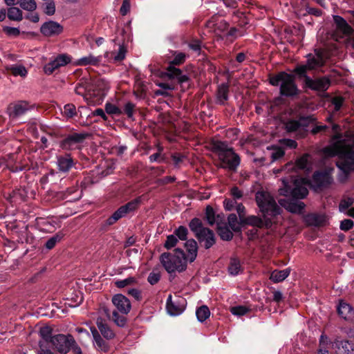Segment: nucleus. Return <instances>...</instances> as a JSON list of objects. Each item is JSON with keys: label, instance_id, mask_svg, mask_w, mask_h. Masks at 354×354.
Listing matches in <instances>:
<instances>
[{"label": "nucleus", "instance_id": "1", "mask_svg": "<svg viewBox=\"0 0 354 354\" xmlns=\"http://www.w3.org/2000/svg\"><path fill=\"white\" fill-rule=\"evenodd\" d=\"M354 136L347 135L335 136L331 144L324 149V153L327 156H337L339 160L336 165L339 168L337 179L344 183L348 178L349 173L354 171Z\"/></svg>", "mask_w": 354, "mask_h": 354}, {"label": "nucleus", "instance_id": "2", "mask_svg": "<svg viewBox=\"0 0 354 354\" xmlns=\"http://www.w3.org/2000/svg\"><path fill=\"white\" fill-rule=\"evenodd\" d=\"M160 261L164 268L170 274L183 272L187 268L186 257L181 249L175 250L174 253H162L160 257Z\"/></svg>", "mask_w": 354, "mask_h": 354}, {"label": "nucleus", "instance_id": "3", "mask_svg": "<svg viewBox=\"0 0 354 354\" xmlns=\"http://www.w3.org/2000/svg\"><path fill=\"white\" fill-rule=\"evenodd\" d=\"M256 201L261 212L263 214L266 225H269L271 221L270 218H267V216H274L279 214L280 208L277 205L274 198L268 192H257Z\"/></svg>", "mask_w": 354, "mask_h": 354}, {"label": "nucleus", "instance_id": "4", "mask_svg": "<svg viewBox=\"0 0 354 354\" xmlns=\"http://www.w3.org/2000/svg\"><path fill=\"white\" fill-rule=\"evenodd\" d=\"M283 187L280 188L279 192L283 196H291L294 198H304L308 194L307 187L310 185V181L304 178H294L292 179V186L288 185L287 179H283Z\"/></svg>", "mask_w": 354, "mask_h": 354}, {"label": "nucleus", "instance_id": "5", "mask_svg": "<svg viewBox=\"0 0 354 354\" xmlns=\"http://www.w3.org/2000/svg\"><path fill=\"white\" fill-rule=\"evenodd\" d=\"M214 149L221 162L222 167L231 170L236 169L240 163V159L232 147L224 142L217 141L214 143Z\"/></svg>", "mask_w": 354, "mask_h": 354}, {"label": "nucleus", "instance_id": "6", "mask_svg": "<svg viewBox=\"0 0 354 354\" xmlns=\"http://www.w3.org/2000/svg\"><path fill=\"white\" fill-rule=\"evenodd\" d=\"M270 82L273 86L280 85V93L283 95L293 96L297 94L298 89L293 77L284 72L270 77Z\"/></svg>", "mask_w": 354, "mask_h": 354}, {"label": "nucleus", "instance_id": "7", "mask_svg": "<svg viewBox=\"0 0 354 354\" xmlns=\"http://www.w3.org/2000/svg\"><path fill=\"white\" fill-rule=\"evenodd\" d=\"M189 228L201 242H205V248L208 249L215 243L214 234L212 230L203 227L199 218H194L189 223Z\"/></svg>", "mask_w": 354, "mask_h": 354}, {"label": "nucleus", "instance_id": "8", "mask_svg": "<svg viewBox=\"0 0 354 354\" xmlns=\"http://www.w3.org/2000/svg\"><path fill=\"white\" fill-rule=\"evenodd\" d=\"M73 343H75V339L70 335H65L59 334L53 335L50 338L51 345L61 354L67 353L71 348V346L73 345Z\"/></svg>", "mask_w": 354, "mask_h": 354}, {"label": "nucleus", "instance_id": "9", "mask_svg": "<svg viewBox=\"0 0 354 354\" xmlns=\"http://www.w3.org/2000/svg\"><path fill=\"white\" fill-rule=\"evenodd\" d=\"M72 57L68 54H59L51 59L44 66V72L46 75H51L54 71L68 64H73Z\"/></svg>", "mask_w": 354, "mask_h": 354}, {"label": "nucleus", "instance_id": "10", "mask_svg": "<svg viewBox=\"0 0 354 354\" xmlns=\"http://www.w3.org/2000/svg\"><path fill=\"white\" fill-rule=\"evenodd\" d=\"M141 199L140 197H138L126 205L121 206L119 209H118L113 215L107 219V224L112 225L118 221L120 218L124 217L128 213L134 211L138 208L139 204L140 203Z\"/></svg>", "mask_w": 354, "mask_h": 354}, {"label": "nucleus", "instance_id": "11", "mask_svg": "<svg viewBox=\"0 0 354 354\" xmlns=\"http://www.w3.org/2000/svg\"><path fill=\"white\" fill-rule=\"evenodd\" d=\"M324 63V59L320 54L313 55L309 54L307 56V63L305 65H300L296 67L295 72L299 75H304L307 70H311L321 66Z\"/></svg>", "mask_w": 354, "mask_h": 354}, {"label": "nucleus", "instance_id": "12", "mask_svg": "<svg viewBox=\"0 0 354 354\" xmlns=\"http://www.w3.org/2000/svg\"><path fill=\"white\" fill-rule=\"evenodd\" d=\"M185 303L184 298L180 297H178L175 301H172V296L169 295L167 300V310L170 315L178 316L185 310Z\"/></svg>", "mask_w": 354, "mask_h": 354}, {"label": "nucleus", "instance_id": "13", "mask_svg": "<svg viewBox=\"0 0 354 354\" xmlns=\"http://www.w3.org/2000/svg\"><path fill=\"white\" fill-rule=\"evenodd\" d=\"M305 83L307 87L317 91H325L330 86V81L326 77L313 80L309 77H306Z\"/></svg>", "mask_w": 354, "mask_h": 354}, {"label": "nucleus", "instance_id": "14", "mask_svg": "<svg viewBox=\"0 0 354 354\" xmlns=\"http://www.w3.org/2000/svg\"><path fill=\"white\" fill-rule=\"evenodd\" d=\"M332 180L330 171H317L313 176V186L315 188L324 187L330 184Z\"/></svg>", "mask_w": 354, "mask_h": 354}, {"label": "nucleus", "instance_id": "15", "mask_svg": "<svg viewBox=\"0 0 354 354\" xmlns=\"http://www.w3.org/2000/svg\"><path fill=\"white\" fill-rule=\"evenodd\" d=\"M112 302L117 310L122 314H127L131 308L129 300L122 294H116L112 298Z\"/></svg>", "mask_w": 354, "mask_h": 354}, {"label": "nucleus", "instance_id": "16", "mask_svg": "<svg viewBox=\"0 0 354 354\" xmlns=\"http://www.w3.org/2000/svg\"><path fill=\"white\" fill-rule=\"evenodd\" d=\"M29 109L28 104L25 101H21L10 104L8 112L10 117L15 118L25 114Z\"/></svg>", "mask_w": 354, "mask_h": 354}, {"label": "nucleus", "instance_id": "17", "mask_svg": "<svg viewBox=\"0 0 354 354\" xmlns=\"http://www.w3.org/2000/svg\"><path fill=\"white\" fill-rule=\"evenodd\" d=\"M102 61V56H94L92 54H88L80 59H77L73 62V65L75 66H98Z\"/></svg>", "mask_w": 354, "mask_h": 354}, {"label": "nucleus", "instance_id": "18", "mask_svg": "<svg viewBox=\"0 0 354 354\" xmlns=\"http://www.w3.org/2000/svg\"><path fill=\"white\" fill-rule=\"evenodd\" d=\"M63 30L62 26L57 22L49 21L41 27V32L48 37L60 34Z\"/></svg>", "mask_w": 354, "mask_h": 354}, {"label": "nucleus", "instance_id": "19", "mask_svg": "<svg viewBox=\"0 0 354 354\" xmlns=\"http://www.w3.org/2000/svg\"><path fill=\"white\" fill-rule=\"evenodd\" d=\"M336 354H354V345L347 340H337L333 342Z\"/></svg>", "mask_w": 354, "mask_h": 354}, {"label": "nucleus", "instance_id": "20", "mask_svg": "<svg viewBox=\"0 0 354 354\" xmlns=\"http://www.w3.org/2000/svg\"><path fill=\"white\" fill-rule=\"evenodd\" d=\"M84 138V135L75 133L67 137L62 142V147L64 149L72 150L77 147V145Z\"/></svg>", "mask_w": 354, "mask_h": 354}, {"label": "nucleus", "instance_id": "21", "mask_svg": "<svg viewBox=\"0 0 354 354\" xmlns=\"http://www.w3.org/2000/svg\"><path fill=\"white\" fill-rule=\"evenodd\" d=\"M279 202L281 205L283 206L288 211L292 213H301L305 206L303 202L295 199L290 201L280 200Z\"/></svg>", "mask_w": 354, "mask_h": 354}, {"label": "nucleus", "instance_id": "22", "mask_svg": "<svg viewBox=\"0 0 354 354\" xmlns=\"http://www.w3.org/2000/svg\"><path fill=\"white\" fill-rule=\"evenodd\" d=\"M185 247L187 253L186 257L187 261L193 262L198 254V245L194 239H189L185 243Z\"/></svg>", "mask_w": 354, "mask_h": 354}, {"label": "nucleus", "instance_id": "23", "mask_svg": "<svg viewBox=\"0 0 354 354\" xmlns=\"http://www.w3.org/2000/svg\"><path fill=\"white\" fill-rule=\"evenodd\" d=\"M57 165L60 171L67 172L74 165V162L69 155H66L57 157Z\"/></svg>", "mask_w": 354, "mask_h": 354}, {"label": "nucleus", "instance_id": "24", "mask_svg": "<svg viewBox=\"0 0 354 354\" xmlns=\"http://www.w3.org/2000/svg\"><path fill=\"white\" fill-rule=\"evenodd\" d=\"M338 314L344 319L349 320L354 317V310L348 304L340 302L337 306Z\"/></svg>", "mask_w": 354, "mask_h": 354}, {"label": "nucleus", "instance_id": "25", "mask_svg": "<svg viewBox=\"0 0 354 354\" xmlns=\"http://www.w3.org/2000/svg\"><path fill=\"white\" fill-rule=\"evenodd\" d=\"M305 220L310 225L319 226L325 224L326 217L323 214H311L307 215Z\"/></svg>", "mask_w": 354, "mask_h": 354}, {"label": "nucleus", "instance_id": "26", "mask_svg": "<svg viewBox=\"0 0 354 354\" xmlns=\"http://www.w3.org/2000/svg\"><path fill=\"white\" fill-rule=\"evenodd\" d=\"M91 333L93 337V344L94 346L100 351H107L108 345L105 341L101 337L97 330L93 328H91Z\"/></svg>", "mask_w": 354, "mask_h": 354}, {"label": "nucleus", "instance_id": "27", "mask_svg": "<svg viewBox=\"0 0 354 354\" xmlns=\"http://www.w3.org/2000/svg\"><path fill=\"white\" fill-rule=\"evenodd\" d=\"M167 75L171 78H176L180 82H185L188 80V77L183 75L181 71L172 65L167 68Z\"/></svg>", "mask_w": 354, "mask_h": 354}, {"label": "nucleus", "instance_id": "28", "mask_svg": "<svg viewBox=\"0 0 354 354\" xmlns=\"http://www.w3.org/2000/svg\"><path fill=\"white\" fill-rule=\"evenodd\" d=\"M97 326L104 338L106 339H111L114 337V333L105 323L103 322L102 319H97Z\"/></svg>", "mask_w": 354, "mask_h": 354}, {"label": "nucleus", "instance_id": "29", "mask_svg": "<svg viewBox=\"0 0 354 354\" xmlns=\"http://www.w3.org/2000/svg\"><path fill=\"white\" fill-rule=\"evenodd\" d=\"M290 273V269L286 268L282 270H274L270 274V279L274 282L278 283L286 279Z\"/></svg>", "mask_w": 354, "mask_h": 354}, {"label": "nucleus", "instance_id": "30", "mask_svg": "<svg viewBox=\"0 0 354 354\" xmlns=\"http://www.w3.org/2000/svg\"><path fill=\"white\" fill-rule=\"evenodd\" d=\"M308 155L305 154L299 158L295 163V165L288 164L286 166V170H290L292 167H296L298 169H308Z\"/></svg>", "mask_w": 354, "mask_h": 354}, {"label": "nucleus", "instance_id": "31", "mask_svg": "<svg viewBox=\"0 0 354 354\" xmlns=\"http://www.w3.org/2000/svg\"><path fill=\"white\" fill-rule=\"evenodd\" d=\"M333 19L337 28L342 31L344 34L349 35L351 33L353 30L352 28L342 17L336 15L333 17Z\"/></svg>", "mask_w": 354, "mask_h": 354}, {"label": "nucleus", "instance_id": "32", "mask_svg": "<svg viewBox=\"0 0 354 354\" xmlns=\"http://www.w3.org/2000/svg\"><path fill=\"white\" fill-rule=\"evenodd\" d=\"M8 69L11 72V73L14 76H20L21 77H25L28 74V71L21 64H12L10 66Z\"/></svg>", "mask_w": 354, "mask_h": 354}, {"label": "nucleus", "instance_id": "33", "mask_svg": "<svg viewBox=\"0 0 354 354\" xmlns=\"http://www.w3.org/2000/svg\"><path fill=\"white\" fill-rule=\"evenodd\" d=\"M228 272L230 274L235 276L241 272V266L240 261L236 258H232L230 259V265L228 266Z\"/></svg>", "mask_w": 354, "mask_h": 354}, {"label": "nucleus", "instance_id": "34", "mask_svg": "<svg viewBox=\"0 0 354 354\" xmlns=\"http://www.w3.org/2000/svg\"><path fill=\"white\" fill-rule=\"evenodd\" d=\"M228 91V86L226 84H222L218 86L217 93V100L220 103L223 104L227 100Z\"/></svg>", "mask_w": 354, "mask_h": 354}, {"label": "nucleus", "instance_id": "35", "mask_svg": "<svg viewBox=\"0 0 354 354\" xmlns=\"http://www.w3.org/2000/svg\"><path fill=\"white\" fill-rule=\"evenodd\" d=\"M138 283V280L134 277H129L124 279L117 280L115 285L118 288H123L128 286H132Z\"/></svg>", "mask_w": 354, "mask_h": 354}, {"label": "nucleus", "instance_id": "36", "mask_svg": "<svg viewBox=\"0 0 354 354\" xmlns=\"http://www.w3.org/2000/svg\"><path fill=\"white\" fill-rule=\"evenodd\" d=\"M7 15L10 20L19 21L23 19L21 10L17 7H10L8 8Z\"/></svg>", "mask_w": 354, "mask_h": 354}, {"label": "nucleus", "instance_id": "37", "mask_svg": "<svg viewBox=\"0 0 354 354\" xmlns=\"http://www.w3.org/2000/svg\"><path fill=\"white\" fill-rule=\"evenodd\" d=\"M196 315L198 320L201 322H203L209 317L210 311L207 306H202L196 310Z\"/></svg>", "mask_w": 354, "mask_h": 354}, {"label": "nucleus", "instance_id": "38", "mask_svg": "<svg viewBox=\"0 0 354 354\" xmlns=\"http://www.w3.org/2000/svg\"><path fill=\"white\" fill-rule=\"evenodd\" d=\"M19 6L27 11H34L37 8V3L35 0H19Z\"/></svg>", "mask_w": 354, "mask_h": 354}, {"label": "nucleus", "instance_id": "39", "mask_svg": "<svg viewBox=\"0 0 354 354\" xmlns=\"http://www.w3.org/2000/svg\"><path fill=\"white\" fill-rule=\"evenodd\" d=\"M242 223H245L248 225L257 226V227H261L263 225L264 221L256 216H250L247 218H244V221H242Z\"/></svg>", "mask_w": 354, "mask_h": 354}, {"label": "nucleus", "instance_id": "40", "mask_svg": "<svg viewBox=\"0 0 354 354\" xmlns=\"http://www.w3.org/2000/svg\"><path fill=\"white\" fill-rule=\"evenodd\" d=\"M64 236L62 233H57L51 238H50L46 243V248L48 250L53 248L56 243L59 242Z\"/></svg>", "mask_w": 354, "mask_h": 354}, {"label": "nucleus", "instance_id": "41", "mask_svg": "<svg viewBox=\"0 0 354 354\" xmlns=\"http://www.w3.org/2000/svg\"><path fill=\"white\" fill-rule=\"evenodd\" d=\"M228 225L231 229L234 231H238L240 230V223L238 221L237 216L234 214H231L227 218Z\"/></svg>", "mask_w": 354, "mask_h": 354}, {"label": "nucleus", "instance_id": "42", "mask_svg": "<svg viewBox=\"0 0 354 354\" xmlns=\"http://www.w3.org/2000/svg\"><path fill=\"white\" fill-rule=\"evenodd\" d=\"M354 202V199L351 197H345L344 198L339 205V209L340 212H344L346 210H348V207H351Z\"/></svg>", "mask_w": 354, "mask_h": 354}, {"label": "nucleus", "instance_id": "43", "mask_svg": "<svg viewBox=\"0 0 354 354\" xmlns=\"http://www.w3.org/2000/svg\"><path fill=\"white\" fill-rule=\"evenodd\" d=\"M39 335L44 341L50 343V338L53 336L51 335L52 329L49 326L41 327L39 330Z\"/></svg>", "mask_w": 354, "mask_h": 354}, {"label": "nucleus", "instance_id": "44", "mask_svg": "<svg viewBox=\"0 0 354 354\" xmlns=\"http://www.w3.org/2000/svg\"><path fill=\"white\" fill-rule=\"evenodd\" d=\"M105 111L108 114L120 115L122 111L115 104L107 102L105 104Z\"/></svg>", "mask_w": 354, "mask_h": 354}, {"label": "nucleus", "instance_id": "45", "mask_svg": "<svg viewBox=\"0 0 354 354\" xmlns=\"http://www.w3.org/2000/svg\"><path fill=\"white\" fill-rule=\"evenodd\" d=\"M218 233L221 238L225 241H230L233 237V233L227 227L218 228Z\"/></svg>", "mask_w": 354, "mask_h": 354}, {"label": "nucleus", "instance_id": "46", "mask_svg": "<svg viewBox=\"0 0 354 354\" xmlns=\"http://www.w3.org/2000/svg\"><path fill=\"white\" fill-rule=\"evenodd\" d=\"M44 12L48 16L53 15L55 12V3L54 1L50 0L44 5Z\"/></svg>", "mask_w": 354, "mask_h": 354}, {"label": "nucleus", "instance_id": "47", "mask_svg": "<svg viewBox=\"0 0 354 354\" xmlns=\"http://www.w3.org/2000/svg\"><path fill=\"white\" fill-rule=\"evenodd\" d=\"M205 217L207 223L212 225L216 222L215 214L212 207L207 206L206 207Z\"/></svg>", "mask_w": 354, "mask_h": 354}, {"label": "nucleus", "instance_id": "48", "mask_svg": "<svg viewBox=\"0 0 354 354\" xmlns=\"http://www.w3.org/2000/svg\"><path fill=\"white\" fill-rule=\"evenodd\" d=\"M187 229L184 226H180L174 231V235L180 240H186L187 236Z\"/></svg>", "mask_w": 354, "mask_h": 354}, {"label": "nucleus", "instance_id": "49", "mask_svg": "<svg viewBox=\"0 0 354 354\" xmlns=\"http://www.w3.org/2000/svg\"><path fill=\"white\" fill-rule=\"evenodd\" d=\"M87 87L86 86L85 84L84 83H80L78 84L75 88V91L77 95H82L85 98L86 101H88V98L87 97V95L86 94L87 91Z\"/></svg>", "mask_w": 354, "mask_h": 354}, {"label": "nucleus", "instance_id": "50", "mask_svg": "<svg viewBox=\"0 0 354 354\" xmlns=\"http://www.w3.org/2000/svg\"><path fill=\"white\" fill-rule=\"evenodd\" d=\"M178 243V239L174 234L169 235L165 243V247L167 249H171L174 247Z\"/></svg>", "mask_w": 354, "mask_h": 354}, {"label": "nucleus", "instance_id": "51", "mask_svg": "<svg viewBox=\"0 0 354 354\" xmlns=\"http://www.w3.org/2000/svg\"><path fill=\"white\" fill-rule=\"evenodd\" d=\"M230 311L234 315L241 316L246 314L248 311V309L245 306H238L232 307Z\"/></svg>", "mask_w": 354, "mask_h": 354}, {"label": "nucleus", "instance_id": "52", "mask_svg": "<svg viewBox=\"0 0 354 354\" xmlns=\"http://www.w3.org/2000/svg\"><path fill=\"white\" fill-rule=\"evenodd\" d=\"M300 123L296 120H290L286 124V128L289 132L296 131L300 128Z\"/></svg>", "mask_w": 354, "mask_h": 354}, {"label": "nucleus", "instance_id": "53", "mask_svg": "<svg viewBox=\"0 0 354 354\" xmlns=\"http://www.w3.org/2000/svg\"><path fill=\"white\" fill-rule=\"evenodd\" d=\"M114 322L119 326H124L126 323V319L123 315H120L116 311L113 313Z\"/></svg>", "mask_w": 354, "mask_h": 354}, {"label": "nucleus", "instance_id": "54", "mask_svg": "<svg viewBox=\"0 0 354 354\" xmlns=\"http://www.w3.org/2000/svg\"><path fill=\"white\" fill-rule=\"evenodd\" d=\"M172 160L174 161V165L176 167H180L185 159V156L180 153H174L171 156Z\"/></svg>", "mask_w": 354, "mask_h": 354}, {"label": "nucleus", "instance_id": "55", "mask_svg": "<svg viewBox=\"0 0 354 354\" xmlns=\"http://www.w3.org/2000/svg\"><path fill=\"white\" fill-rule=\"evenodd\" d=\"M64 113L68 118H71L75 114V107L74 105L68 104L64 107Z\"/></svg>", "mask_w": 354, "mask_h": 354}, {"label": "nucleus", "instance_id": "56", "mask_svg": "<svg viewBox=\"0 0 354 354\" xmlns=\"http://www.w3.org/2000/svg\"><path fill=\"white\" fill-rule=\"evenodd\" d=\"M160 279V274L159 272H152L149 274L147 280L150 284L154 285L159 281Z\"/></svg>", "mask_w": 354, "mask_h": 354}, {"label": "nucleus", "instance_id": "57", "mask_svg": "<svg viewBox=\"0 0 354 354\" xmlns=\"http://www.w3.org/2000/svg\"><path fill=\"white\" fill-rule=\"evenodd\" d=\"M353 221L351 219H344L340 223V229L344 231L351 230L353 227Z\"/></svg>", "mask_w": 354, "mask_h": 354}, {"label": "nucleus", "instance_id": "58", "mask_svg": "<svg viewBox=\"0 0 354 354\" xmlns=\"http://www.w3.org/2000/svg\"><path fill=\"white\" fill-rule=\"evenodd\" d=\"M127 293L137 301H140L142 299L141 292L138 288H130L128 290Z\"/></svg>", "mask_w": 354, "mask_h": 354}, {"label": "nucleus", "instance_id": "59", "mask_svg": "<svg viewBox=\"0 0 354 354\" xmlns=\"http://www.w3.org/2000/svg\"><path fill=\"white\" fill-rule=\"evenodd\" d=\"M231 196L234 200L241 199L243 197V192L237 187H232L230 189Z\"/></svg>", "mask_w": 354, "mask_h": 354}, {"label": "nucleus", "instance_id": "60", "mask_svg": "<svg viewBox=\"0 0 354 354\" xmlns=\"http://www.w3.org/2000/svg\"><path fill=\"white\" fill-rule=\"evenodd\" d=\"M126 54V49L124 46H120L118 52L113 57L115 61H121L124 59Z\"/></svg>", "mask_w": 354, "mask_h": 354}, {"label": "nucleus", "instance_id": "61", "mask_svg": "<svg viewBox=\"0 0 354 354\" xmlns=\"http://www.w3.org/2000/svg\"><path fill=\"white\" fill-rule=\"evenodd\" d=\"M3 31L10 36H17L20 33L19 28L8 26L4 27Z\"/></svg>", "mask_w": 354, "mask_h": 354}, {"label": "nucleus", "instance_id": "62", "mask_svg": "<svg viewBox=\"0 0 354 354\" xmlns=\"http://www.w3.org/2000/svg\"><path fill=\"white\" fill-rule=\"evenodd\" d=\"M284 155V151L281 148H277L274 150V151L271 154L272 161H275L280 158L283 157Z\"/></svg>", "mask_w": 354, "mask_h": 354}, {"label": "nucleus", "instance_id": "63", "mask_svg": "<svg viewBox=\"0 0 354 354\" xmlns=\"http://www.w3.org/2000/svg\"><path fill=\"white\" fill-rule=\"evenodd\" d=\"M344 99L342 97H335L332 100L335 111H337L340 109L343 104Z\"/></svg>", "mask_w": 354, "mask_h": 354}, {"label": "nucleus", "instance_id": "64", "mask_svg": "<svg viewBox=\"0 0 354 354\" xmlns=\"http://www.w3.org/2000/svg\"><path fill=\"white\" fill-rule=\"evenodd\" d=\"M131 4L129 0H124L122 5L120 8V13L124 16L126 15L130 10Z\"/></svg>", "mask_w": 354, "mask_h": 354}]
</instances>
